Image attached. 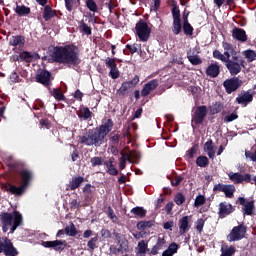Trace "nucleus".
I'll use <instances>...</instances> for the list:
<instances>
[{
  "instance_id": "obj_1",
  "label": "nucleus",
  "mask_w": 256,
  "mask_h": 256,
  "mask_svg": "<svg viewBox=\"0 0 256 256\" xmlns=\"http://www.w3.org/2000/svg\"><path fill=\"white\" fill-rule=\"evenodd\" d=\"M222 47L224 49V53L215 49L213 51V58L225 63L226 69L233 77H235V75H239V73H241V68L245 67L244 59L239 55V52H237L233 44L224 41L222 42Z\"/></svg>"
},
{
  "instance_id": "obj_2",
  "label": "nucleus",
  "mask_w": 256,
  "mask_h": 256,
  "mask_svg": "<svg viewBox=\"0 0 256 256\" xmlns=\"http://www.w3.org/2000/svg\"><path fill=\"white\" fill-rule=\"evenodd\" d=\"M51 58L54 63H60L66 67H79L81 65V52L79 46L75 44L55 46Z\"/></svg>"
},
{
  "instance_id": "obj_3",
  "label": "nucleus",
  "mask_w": 256,
  "mask_h": 256,
  "mask_svg": "<svg viewBox=\"0 0 256 256\" xmlns=\"http://www.w3.org/2000/svg\"><path fill=\"white\" fill-rule=\"evenodd\" d=\"M114 125L113 120L109 118L105 124H101L97 129H90L86 136H81L80 143L87 145V147L93 145H95V147H101L107 135L113 131Z\"/></svg>"
},
{
  "instance_id": "obj_4",
  "label": "nucleus",
  "mask_w": 256,
  "mask_h": 256,
  "mask_svg": "<svg viewBox=\"0 0 256 256\" xmlns=\"http://www.w3.org/2000/svg\"><path fill=\"white\" fill-rule=\"evenodd\" d=\"M18 174L22 184L20 186H15L14 184L6 183L3 185V189H5L7 193H10V195H15V197H23V195H25L27 192V187L31 185V181H33L35 176L33 171L29 169H23L19 171Z\"/></svg>"
},
{
  "instance_id": "obj_5",
  "label": "nucleus",
  "mask_w": 256,
  "mask_h": 256,
  "mask_svg": "<svg viewBox=\"0 0 256 256\" xmlns=\"http://www.w3.org/2000/svg\"><path fill=\"white\" fill-rule=\"evenodd\" d=\"M0 223L2 225V232L15 233L18 227L23 225V215L21 212L14 210L13 212H2L0 214Z\"/></svg>"
},
{
  "instance_id": "obj_6",
  "label": "nucleus",
  "mask_w": 256,
  "mask_h": 256,
  "mask_svg": "<svg viewBox=\"0 0 256 256\" xmlns=\"http://www.w3.org/2000/svg\"><path fill=\"white\" fill-rule=\"evenodd\" d=\"M135 31L139 41H142V43L149 41V38L151 37V28L145 19H140L136 23Z\"/></svg>"
},
{
  "instance_id": "obj_7",
  "label": "nucleus",
  "mask_w": 256,
  "mask_h": 256,
  "mask_svg": "<svg viewBox=\"0 0 256 256\" xmlns=\"http://www.w3.org/2000/svg\"><path fill=\"white\" fill-rule=\"evenodd\" d=\"M172 32L174 35H179L181 33V29H183V24L181 23V10L179 9V5H177L176 1L172 2Z\"/></svg>"
},
{
  "instance_id": "obj_8",
  "label": "nucleus",
  "mask_w": 256,
  "mask_h": 256,
  "mask_svg": "<svg viewBox=\"0 0 256 256\" xmlns=\"http://www.w3.org/2000/svg\"><path fill=\"white\" fill-rule=\"evenodd\" d=\"M247 235V227L244 223L239 224L238 226H234L230 233L227 235L226 239L229 243H233L235 241H241V239H245Z\"/></svg>"
},
{
  "instance_id": "obj_9",
  "label": "nucleus",
  "mask_w": 256,
  "mask_h": 256,
  "mask_svg": "<svg viewBox=\"0 0 256 256\" xmlns=\"http://www.w3.org/2000/svg\"><path fill=\"white\" fill-rule=\"evenodd\" d=\"M0 253H4L6 256L19 255V251L13 246V242L8 237L0 238Z\"/></svg>"
},
{
  "instance_id": "obj_10",
  "label": "nucleus",
  "mask_w": 256,
  "mask_h": 256,
  "mask_svg": "<svg viewBox=\"0 0 256 256\" xmlns=\"http://www.w3.org/2000/svg\"><path fill=\"white\" fill-rule=\"evenodd\" d=\"M205 117H207V106H198L192 115V127L202 125V123L205 121Z\"/></svg>"
},
{
  "instance_id": "obj_11",
  "label": "nucleus",
  "mask_w": 256,
  "mask_h": 256,
  "mask_svg": "<svg viewBox=\"0 0 256 256\" xmlns=\"http://www.w3.org/2000/svg\"><path fill=\"white\" fill-rule=\"evenodd\" d=\"M241 85H243V80L239 79V77H232L223 82V87L228 95L235 93V91H237Z\"/></svg>"
},
{
  "instance_id": "obj_12",
  "label": "nucleus",
  "mask_w": 256,
  "mask_h": 256,
  "mask_svg": "<svg viewBox=\"0 0 256 256\" xmlns=\"http://www.w3.org/2000/svg\"><path fill=\"white\" fill-rule=\"evenodd\" d=\"M41 245L46 249H53L54 251L61 253V251H65V248L67 247V241L65 240L42 241Z\"/></svg>"
},
{
  "instance_id": "obj_13",
  "label": "nucleus",
  "mask_w": 256,
  "mask_h": 256,
  "mask_svg": "<svg viewBox=\"0 0 256 256\" xmlns=\"http://www.w3.org/2000/svg\"><path fill=\"white\" fill-rule=\"evenodd\" d=\"M137 85H139V75H135L132 80L123 82L118 90V93L122 97H125L127 96V93H129V89H135Z\"/></svg>"
},
{
  "instance_id": "obj_14",
  "label": "nucleus",
  "mask_w": 256,
  "mask_h": 256,
  "mask_svg": "<svg viewBox=\"0 0 256 256\" xmlns=\"http://www.w3.org/2000/svg\"><path fill=\"white\" fill-rule=\"evenodd\" d=\"M228 177L232 183H235V185H239L245 181V183H251L253 185V178H251V174H241L239 172L233 173L230 172L228 174Z\"/></svg>"
},
{
  "instance_id": "obj_15",
  "label": "nucleus",
  "mask_w": 256,
  "mask_h": 256,
  "mask_svg": "<svg viewBox=\"0 0 256 256\" xmlns=\"http://www.w3.org/2000/svg\"><path fill=\"white\" fill-rule=\"evenodd\" d=\"M235 213V206H232L231 203L224 201L220 202L218 206V216L219 219H225V217H229Z\"/></svg>"
},
{
  "instance_id": "obj_16",
  "label": "nucleus",
  "mask_w": 256,
  "mask_h": 256,
  "mask_svg": "<svg viewBox=\"0 0 256 256\" xmlns=\"http://www.w3.org/2000/svg\"><path fill=\"white\" fill-rule=\"evenodd\" d=\"M239 203V205H242V210L244 215H248L251 216L253 215L254 211H255V201L251 200V201H247V199H245V197H238V199L236 200V204Z\"/></svg>"
},
{
  "instance_id": "obj_17",
  "label": "nucleus",
  "mask_w": 256,
  "mask_h": 256,
  "mask_svg": "<svg viewBox=\"0 0 256 256\" xmlns=\"http://www.w3.org/2000/svg\"><path fill=\"white\" fill-rule=\"evenodd\" d=\"M52 74L49 72V70H42L40 73L36 75V81L37 83H40L44 87H51L52 85Z\"/></svg>"
},
{
  "instance_id": "obj_18",
  "label": "nucleus",
  "mask_w": 256,
  "mask_h": 256,
  "mask_svg": "<svg viewBox=\"0 0 256 256\" xmlns=\"http://www.w3.org/2000/svg\"><path fill=\"white\" fill-rule=\"evenodd\" d=\"M96 191H97V188H95V186L91 184H86L82 189V193L84 195V201L86 203H91L95 201Z\"/></svg>"
},
{
  "instance_id": "obj_19",
  "label": "nucleus",
  "mask_w": 256,
  "mask_h": 256,
  "mask_svg": "<svg viewBox=\"0 0 256 256\" xmlns=\"http://www.w3.org/2000/svg\"><path fill=\"white\" fill-rule=\"evenodd\" d=\"M236 103L243 107H247L249 103H253V92H251V90L244 91L236 98Z\"/></svg>"
},
{
  "instance_id": "obj_20",
  "label": "nucleus",
  "mask_w": 256,
  "mask_h": 256,
  "mask_svg": "<svg viewBox=\"0 0 256 256\" xmlns=\"http://www.w3.org/2000/svg\"><path fill=\"white\" fill-rule=\"evenodd\" d=\"M221 73V66H219V63H211L206 68V75L207 77H211L212 79H215L219 77Z\"/></svg>"
},
{
  "instance_id": "obj_21",
  "label": "nucleus",
  "mask_w": 256,
  "mask_h": 256,
  "mask_svg": "<svg viewBox=\"0 0 256 256\" xmlns=\"http://www.w3.org/2000/svg\"><path fill=\"white\" fill-rule=\"evenodd\" d=\"M158 86H159V82L156 79L149 81L143 86V89L141 90V96L142 97L149 96L151 91H155Z\"/></svg>"
},
{
  "instance_id": "obj_22",
  "label": "nucleus",
  "mask_w": 256,
  "mask_h": 256,
  "mask_svg": "<svg viewBox=\"0 0 256 256\" xmlns=\"http://www.w3.org/2000/svg\"><path fill=\"white\" fill-rule=\"evenodd\" d=\"M85 182V178L83 176H75L72 177V180L67 184L66 191H75V189H79L81 184Z\"/></svg>"
},
{
  "instance_id": "obj_23",
  "label": "nucleus",
  "mask_w": 256,
  "mask_h": 256,
  "mask_svg": "<svg viewBox=\"0 0 256 256\" xmlns=\"http://www.w3.org/2000/svg\"><path fill=\"white\" fill-rule=\"evenodd\" d=\"M9 45L10 47H16V49H23V47H25V36H12L9 40Z\"/></svg>"
},
{
  "instance_id": "obj_24",
  "label": "nucleus",
  "mask_w": 256,
  "mask_h": 256,
  "mask_svg": "<svg viewBox=\"0 0 256 256\" xmlns=\"http://www.w3.org/2000/svg\"><path fill=\"white\" fill-rule=\"evenodd\" d=\"M232 37L240 43H245L247 41V32L243 28L234 27L232 30Z\"/></svg>"
},
{
  "instance_id": "obj_25",
  "label": "nucleus",
  "mask_w": 256,
  "mask_h": 256,
  "mask_svg": "<svg viewBox=\"0 0 256 256\" xmlns=\"http://www.w3.org/2000/svg\"><path fill=\"white\" fill-rule=\"evenodd\" d=\"M189 221H191V216H184L179 220L178 225L180 235H185V233L191 229Z\"/></svg>"
},
{
  "instance_id": "obj_26",
  "label": "nucleus",
  "mask_w": 256,
  "mask_h": 256,
  "mask_svg": "<svg viewBox=\"0 0 256 256\" xmlns=\"http://www.w3.org/2000/svg\"><path fill=\"white\" fill-rule=\"evenodd\" d=\"M42 17L44 21H51V19L57 17V10H54L50 5L45 4Z\"/></svg>"
},
{
  "instance_id": "obj_27",
  "label": "nucleus",
  "mask_w": 256,
  "mask_h": 256,
  "mask_svg": "<svg viewBox=\"0 0 256 256\" xmlns=\"http://www.w3.org/2000/svg\"><path fill=\"white\" fill-rule=\"evenodd\" d=\"M113 163H115V158H110L109 160L104 161V165L107 168V173L115 177L119 175V171Z\"/></svg>"
},
{
  "instance_id": "obj_28",
  "label": "nucleus",
  "mask_w": 256,
  "mask_h": 256,
  "mask_svg": "<svg viewBox=\"0 0 256 256\" xmlns=\"http://www.w3.org/2000/svg\"><path fill=\"white\" fill-rule=\"evenodd\" d=\"M14 11L18 15V17H27V15H31V8L23 4L22 5L16 4Z\"/></svg>"
},
{
  "instance_id": "obj_29",
  "label": "nucleus",
  "mask_w": 256,
  "mask_h": 256,
  "mask_svg": "<svg viewBox=\"0 0 256 256\" xmlns=\"http://www.w3.org/2000/svg\"><path fill=\"white\" fill-rule=\"evenodd\" d=\"M78 29L79 32L82 33V35H87V37H89V35H92L93 33V29L91 28V26H89V24L85 23V20H80L78 22Z\"/></svg>"
},
{
  "instance_id": "obj_30",
  "label": "nucleus",
  "mask_w": 256,
  "mask_h": 256,
  "mask_svg": "<svg viewBox=\"0 0 256 256\" xmlns=\"http://www.w3.org/2000/svg\"><path fill=\"white\" fill-rule=\"evenodd\" d=\"M130 213H132V216L130 218H139L143 219L147 215V210H145L143 207L136 206L131 209Z\"/></svg>"
},
{
  "instance_id": "obj_31",
  "label": "nucleus",
  "mask_w": 256,
  "mask_h": 256,
  "mask_svg": "<svg viewBox=\"0 0 256 256\" xmlns=\"http://www.w3.org/2000/svg\"><path fill=\"white\" fill-rule=\"evenodd\" d=\"M159 9H161V0H152L150 4V13H154L155 17L161 21L159 17Z\"/></svg>"
},
{
  "instance_id": "obj_32",
  "label": "nucleus",
  "mask_w": 256,
  "mask_h": 256,
  "mask_svg": "<svg viewBox=\"0 0 256 256\" xmlns=\"http://www.w3.org/2000/svg\"><path fill=\"white\" fill-rule=\"evenodd\" d=\"M91 117H93V112H91L88 107H83L78 112V118L83 119V121H87L91 119Z\"/></svg>"
},
{
  "instance_id": "obj_33",
  "label": "nucleus",
  "mask_w": 256,
  "mask_h": 256,
  "mask_svg": "<svg viewBox=\"0 0 256 256\" xmlns=\"http://www.w3.org/2000/svg\"><path fill=\"white\" fill-rule=\"evenodd\" d=\"M64 1H65V7L67 11H69V13H71V11L81 6V0H64Z\"/></svg>"
},
{
  "instance_id": "obj_34",
  "label": "nucleus",
  "mask_w": 256,
  "mask_h": 256,
  "mask_svg": "<svg viewBox=\"0 0 256 256\" xmlns=\"http://www.w3.org/2000/svg\"><path fill=\"white\" fill-rule=\"evenodd\" d=\"M179 249V245L175 242H172L168 248L162 253V256H173L175 253H177Z\"/></svg>"
},
{
  "instance_id": "obj_35",
  "label": "nucleus",
  "mask_w": 256,
  "mask_h": 256,
  "mask_svg": "<svg viewBox=\"0 0 256 256\" xmlns=\"http://www.w3.org/2000/svg\"><path fill=\"white\" fill-rule=\"evenodd\" d=\"M237 249L234 246L224 245L221 247V256H233Z\"/></svg>"
},
{
  "instance_id": "obj_36",
  "label": "nucleus",
  "mask_w": 256,
  "mask_h": 256,
  "mask_svg": "<svg viewBox=\"0 0 256 256\" xmlns=\"http://www.w3.org/2000/svg\"><path fill=\"white\" fill-rule=\"evenodd\" d=\"M223 109H224L223 103L218 101V102L212 103V105L210 106V113L211 115H217L221 113Z\"/></svg>"
},
{
  "instance_id": "obj_37",
  "label": "nucleus",
  "mask_w": 256,
  "mask_h": 256,
  "mask_svg": "<svg viewBox=\"0 0 256 256\" xmlns=\"http://www.w3.org/2000/svg\"><path fill=\"white\" fill-rule=\"evenodd\" d=\"M88 251H95L99 247V236L91 238L87 243Z\"/></svg>"
},
{
  "instance_id": "obj_38",
  "label": "nucleus",
  "mask_w": 256,
  "mask_h": 256,
  "mask_svg": "<svg viewBox=\"0 0 256 256\" xmlns=\"http://www.w3.org/2000/svg\"><path fill=\"white\" fill-rule=\"evenodd\" d=\"M224 194L227 199H233V195H235V185L226 184V188H224Z\"/></svg>"
},
{
  "instance_id": "obj_39",
  "label": "nucleus",
  "mask_w": 256,
  "mask_h": 256,
  "mask_svg": "<svg viewBox=\"0 0 256 256\" xmlns=\"http://www.w3.org/2000/svg\"><path fill=\"white\" fill-rule=\"evenodd\" d=\"M244 57L247 59V63H253L256 60V52L248 49L243 52Z\"/></svg>"
},
{
  "instance_id": "obj_40",
  "label": "nucleus",
  "mask_w": 256,
  "mask_h": 256,
  "mask_svg": "<svg viewBox=\"0 0 256 256\" xmlns=\"http://www.w3.org/2000/svg\"><path fill=\"white\" fill-rule=\"evenodd\" d=\"M119 143H121V135L111 133L109 137V146H119Z\"/></svg>"
},
{
  "instance_id": "obj_41",
  "label": "nucleus",
  "mask_w": 256,
  "mask_h": 256,
  "mask_svg": "<svg viewBox=\"0 0 256 256\" xmlns=\"http://www.w3.org/2000/svg\"><path fill=\"white\" fill-rule=\"evenodd\" d=\"M182 29H183L184 35H188V36L193 35V31H194L193 26H191V23H189V21H187L186 18L184 20Z\"/></svg>"
},
{
  "instance_id": "obj_42",
  "label": "nucleus",
  "mask_w": 256,
  "mask_h": 256,
  "mask_svg": "<svg viewBox=\"0 0 256 256\" xmlns=\"http://www.w3.org/2000/svg\"><path fill=\"white\" fill-rule=\"evenodd\" d=\"M196 165L198 167H208L209 166V158H207V156H198L196 159Z\"/></svg>"
},
{
  "instance_id": "obj_43",
  "label": "nucleus",
  "mask_w": 256,
  "mask_h": 256,
  "mask_svg": "<svg viewBox=\"0 0 256 256\" xmlns=\"http://www.w3.org/2000/svg\"><path fill=\"white\" fill-rule=\"evenodd\" d=\"M19 55H20V61H26L27 63H31V61L35 59V55L31 54V52H28V51H24Z\"/></svg>"
},
{
  "instance_id": "obj_44",
  "label": "nucleus",
  "mask_w": 256,
  "mask_h": 256,
  "mask_svg": "<svg viewBox=\"0 0 256 256\" xmlns=\"http://www.w3.org/2000/svg\"><path fill=\"white\" fill-rule=\"evenodd\" d=\"M85 5L92 13H97V11H99V6H97L95 0H86Z\"/></svg>"
},
{
  "instance_id": "obj_45",
  "label": "nucleus",
  "mask_w": 256,
  "mask_h": 256,
  "mask_svg": "<svg viewBox=\"0 0 256 256\" xmlns=\"http://www.w3.org/2000/svg\"><path fill=\"white\" fill-rule=\"evenodd\" d=\"M51 95L56 99V101H65V95L61 92V89L54 88L51 91Z\"/></svg>"
},
{
  "instance_id": "obj_46",
  "label": "nucleus",
  "mask_w": 256,
  "mask_h": 256,
  "mask_svg": "<svg viewBox=\"0 0 256 256\" xmlns=\"http://www.w3.org/2000/svg\"><path fill=\"white\" fill-rule=\"evenodd\" d=\"M147 251H149V249L147 248V244L145 243V240H142V241L138 242L137 255L138 256H143L147 253Z\"/></svg>"
},
{
  "instance_id": "obj_47",
  "label": "nucleus",
  "mask_w": 256,
  "mask_h": 256,
  "mask_svg": "<svg viewBox=\"0 0 256 256\" xmlns=\"http://www.w3.org/2000/svg\"><path fill=\"white\" fill-rule=\"evenodd\" d=\"M90 163L92 167H99L101 165H104L105 160L102 157L95 156L90 159Z\"/></svg>"
},
{
  "instance_id": "obj_48",
  "label": "nucleus",
  "mask_w": 256,
  "mask_h": 256,
  "mask_svg": "<svg viewBox=\"0 0 256 256\" xmlns=\"http://www.w3.org/2000/svg\"><path fill=\"white\" fill-rule=\"evenodd\" d=\"M66 235L68 237H75L77 235V228L75 227V224L71 223L70 226L65 227Z\"/></svg>"
},
{
  "instance_id": "obj_49",
  "label": "nucleus",
  "mask_w": 256,
  "mask_h": 256,
  "mask_svg": "<svg viewBox=\"0 0 256 256\" xmlns=\"http://www.w3.org/2000/svg\"><path fill=\"white\" fill-rule=\"evenodd\" d=\"M185 195L181 192H177L176 195L174 196V203H176V205L181 206L183 205V203H185Z\"/></svg>"
},
{
  "instance_id": "obj_50",
  "label": "nucleus",
  "mask_w": 256,
  "mask_h": 256,
  "mask_svg": "<svg viewBox=\"0 0 256 256\" xmlns=\"http://www.w3.org/2000/svg\"><path fill=\"white\" fill-rule=\"evenodd\" d=\"M137 227L140 231H145V229L153 227V221H140L138 222Z\"/></svg>"
},
{
  "instance_id": "obj_51",
  "label": "nucleus",
  "mask_w": 256,
  "mask_h": 256,
  "mask_svg": "<svg viewBox=\"0 0 256 256\" xmlns=\"http://www.w3.org/2000/svg\"><path fill=\"white\" fill-rule=\"evenodd\" d=\"M191 94L193 95L194 99H200L201 98V87L199 86H191L190 87Z\"/></svg>"
},
{
  "instance_id": "obj_52",
  "label": "nucleus",
  "mask_w": 256,
  "mask_h": 256,
  "mask_svg": "<svg viewBox=\"0 0 256 256\" xmlns=\"http://www.w3.org/2000/svg\"><path fill=\"white\" fill-rule=\"evenodd\" d=\"M183 179H185L183 176L175 175L173 178H171V185L172 187H179L181 185Z\"/></svg>"
},
{
  "instance_id": "obj_53",
  "label": "nucleus",
  "mask_w": 256,
  "mask_h": 256,
  "mask_svg": "<svg viewBox=\"0 0 256 256\" xmlns=\"http://www.w3.org/2000/svg\"><path fill=\"white\" fill-rule=\"evenodd\" d=\"M207 202V198H205V196L203 195H198L196 198H195V201H194V207H201L203 206L204 203Z\"/></svg>"
},
{
  "instance_id": "obj_54",
  "label": "nucleus",
  "mask_w": 256,
  "mask_h": 256,
  "mask_svg": "<svg viewBox=\"0 0 256 256\" xmlns=\"http://www.w3.org/2000/svg\"><path fill=\"white\" fill-rule=\"evenodd\" d=\"M107 217L113 221V223H117V215H115V211H113V208L111 206L108 207L106 211Z\"/></svg>"
},
{
  "instance_id": "obj_55",
  "label": "nucleus",
  "mask_w": 256,
  "mask_h": 256,
  "mask_svg": "<svg viewBox=\"0 0 256 256\" xmlns=\"http://www.w3.org/2000/svg\"><path fill=\"white\" fill-rule=\"evenodd\" d=\"M237 119H239V115H237V112H232L230 115H226L224 117V123H231Z\"/></svg>"
},
{
  "instance_id": "obj_56",
  "label": "nucleus",
  "mask_w": 256,
  "mask_h": 256,
  "mask_svg": "<svg viewBox=\"0 0 256 256\" xmlns=\"http://www.w3.org/2000/svg\"><path fill=\"white\" fill-rule=\"evenodd\" d=\"M188 57V61L191 63V65H201V63H203V60H201V58H199V56H187Z\"/></svg>"
},
{
  "instance_id": "obj_57",
  "label": "nucleus",
  "mask_w": 256,
  "mask_h": 256,
  "mask_svg": "<svg viewBox=\"0 0 256 256\" xmlns=\"http://www.w3.org/2000/svg\"><path fill=\"white\" fill-rule=\"evenodd\" d=\"M118 247V255L124 256L125 253H127V245H125L123 242L117 243Z\"/></svg>"
},
{
  "instance_id": "obj_58",
  "label": "nucleus",
  "mask_w": 256,
  "mask_h": 256,
  "mask_svg": "<svg viewBox=\"0 0 256 256\" xmlns=\"http://www.w3.org/2000/svg\"><path fill=\"white\" fill-rule=\"evenodd\" d=\"M173 207H175L173 201H170L165 205L164 211H166V215H173Z\"/></svg>"
},
{
  "instance_id": "obj_59",
  "label": "nucleus",
  "mask_w": 256,
  "mask_h": 256,
  "mask_svg": "<svg viewBox=\"0 0 256 256\" xmlns=\"http://www.w3.org/2000/svg\"><path fill=\"white\" fill-rule=\"evenodd\" d=\"M130 156L132 157V159L135 160L136 165H139V161L141 159V152L133 150L130 152Z\"/></svg>"
},
{
  "instance_id": "obj_60",
  "label": "nucleus",
  "mask_w": 256,
  "mask_h": 256,
  "mask_svg": "<svg viewBox=\"0 0 256 256\" xmlns=\"http://www.w3.org/2000/svg\"><path fill=\"white\" fill-rule=\"evenodd\" d=\"M203 227H205V220L200 218L196 222V231H198V233H203Z\"/></svg>"
},
{
  "instance_id": "obj_61",
  "label": "nucleus",
  "mask_w": 256,
  "mask_h": 256,
  "mask_svg": "<svg viewBox=\"0 0 256 256\" xmlns=\"http://www.w3.org/2000/svg\"><path fill=\"white\" fill-rule=\"evenodd\" d=\"M226 187H227V184L219 183V184L214 185L213 191H214V193L217 192V191L219 193H224Z\"/></svg>"
},
{
  "instance_id": "obj_62",
  "label": "nucleus",
  "mask_w": 256,
  "mask_h": 256,
  "mask_svg": "<svg viewBox=\"0 0 256 256\" xmlns=\"http://www.w3.org/2000/svg\"><path fill=\"white\" fill-rule=\"evenodd\" d=\"M106 67H108V69H115V67H117V63H115V59L108 57L106 59Z\"/></svg>"
},
{
  "instance_id": "obj_63",
  "label": "nucleus",
  "mask_w": 256,
  "mask_h": 256,
  "mask_svg": "<svg viewBox=\"0 0 256 256\" xmlns=\"http://www.w3.org/2000/svg\"><path fill=\"white\" fill-rule=\"evenodd\" d=\"M196 154H197V145H194L188 150V159H193Z\"/></svg>"
},
{
  "instance_id": "obj_64",
  "label": "nucleus",
  "mask_w": 256,
  "mask_h": 256,
  "mask_svg": "<svg viewBox=\"0 0 256 256\" xmlns=\"http://www.w3.org/2000/svg\"><path fill=\"white\" fill-rule=\"evenodd\" d=\"M110 77L112 79H119V70L117 69V66L110 69Z\"/></svg>"
}]
</instances>
